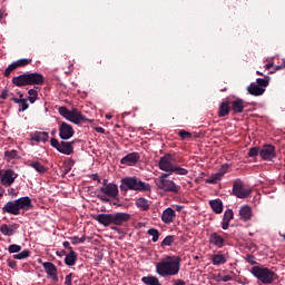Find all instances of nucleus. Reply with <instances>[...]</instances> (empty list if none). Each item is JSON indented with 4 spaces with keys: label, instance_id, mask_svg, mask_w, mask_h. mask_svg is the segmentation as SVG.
Listing matches in <instances>:
<instances>
[{
    "label": "nucleus",
    "instance_id": "nucleus-1",
    "mask_svg": "<svg viewBox=\"0 0 285 285\" xmlns=\"http://www.w3.org/2000/svg\"><path fill=\"white\" fill-rule=\"evenodd\" d=\"M180 266L181 258L179 256H167L157 263L156 273H158L160 277H175V275H179Z\"/></svg>",
    "mask_w": 285,
    "mask_h": 285
},
{
    "label": "nucleus",
    "instance_id": "nucleus-2",
    "mask_svg": "<svg viewBox=\"0 0 285 285\" xmlns=\"http://www.w3.org/2000/svg\"><path fill=\"white\" fill-rule=\"evenodd\" d=\"M32 199L28 196L20 197L14 200L8 202L2 207V213H8L9 215H21V210H32Z\"/></svg>",
    "mask_w": 285,
    "mask_h": 285
},
{
    "label": "nucleus",
    "instance_id": "nucleus-3",
    "mask_svg": "<svg viewBox=\"0 0 285 285\" xmlns=\"http://www.w3.org/2000/svg\"><path fill=\"white\" fill-rule=\"evenodd\" d=\"M13 86H17L18 88H23L26 86H43L45 78L43 75L39 72H27L22 73L20 76L12 78Z\"/></svg>",
    "mask_w": 285,
    "mask_h": 285
},
{
    "label": "nucleus",
    "instance_id": "nucleus-4",
    "mask_svg": "<svg viewBox=\"0 0 285 285\" xmlns=\"http://www.w3.org/2000/svg\"><path fill=\"white\" fill-rule=\"evenodd\" d=\"M120 190L128 193V190H138L140 193H150V184L141 181L137 177H125L120 181Z\"/></svg>",
    "mask_w": 285,
    "mask_h": 285
},
{
    "label": "nucleus",
    "instance_id": "nucleus-5",
    "mask_svg": "<svg viewBox=\"0 0 285 285\" xmlns=\"http://www.w3.org/2000/svg\"><path fill=\"white\" fill-rule=\"evenodd\" d=\"M250 273L258 282L265 285L273 284V282L279 279V276L268 267L254 266L250 268Z\"/></svg>",
    "mask_w": 285,
    "mask_h": 285
},
{
    "label": "nucleus",
    "instance_id": "nucleus-6",
    "mask_svg": "<svg viewBox=\"0 0 285 285\" xmlns=\"http://www.w3.org/2000/svg\"><path fill=\"white\" fill-rule=\"evenodd\" d=\"M75 144H77V139L71 141H60L57 138L50 139V145L52 148H56L58 153H61V155H72L75 153Z\"/></svg>",
    "mask_w": 285,
    "mask_h": 285
},
{
    "label": "nucleus",
    "instance_id": "nucleus-7",
    "mask_svg": "<svg viewBox=\"0 0 285 285\" xmlns=\"http://www.w3.org/2000/svg\"><path fill=\"white\" fill-rule=\"evenodd\" d=\"M232 193L238 199H247V197H250L253 189L244 186V181H242V179H236L234 180Z\"/></svg>",
    "mask_w": 285,
    "mask_h": 285
},
{
    "label": "nucleus",
    "instance_id": "nucleus-8",
    "mask_svg": "<svg viewBox=\"0 0 285 285\" xmlns=\"http://www.w3.org/2000/svg\"><path fill=\"white\" fill-rule=\"evenodd\" d=\"M176 161L177 160L175 159L174 155L166 154L165 156L160 157V159L158 161V166H159L160 170H164L165 173L173 174Z\"/></svg>",
    "mask_w": 285,
    "mask_h": 285
},
{
    "label": "nucleus",
    "instance_id": "nucleus-9",
    "mask_svg": "<svg viewBox=\"0 0 285 285\" xmlns=\"http://www.w3.org/2000/svg\"><path fill=\"white\" fill-rule=\"evenodd\" d=\"M259 157L263 161H273L277 157V151L274 145L267 144L261 147Z\"/></svg>",
    "mask_w": 285,
    "mask_h": 285
},
{
    "label": "nucleus",
    "instance_id": "nucleus-10",
    "mask_svg": "<svg viewBox=\"0 0 285 285\" xmlns=\"http://www.w3.org/2000/svg\"><path fill=\"white\" fill-rule=\"evenodd\" d=\"M59 137L63 141H68V139H72V137H75V129L72 128V125L68 122H60Z\"/></svg>",
    "mask_w": 285,
    "mask_h": 285
},
{
    "label": "nucleus",
    "instance_id": "nucleus-11",
    "mask_svg": "<svg viewBox=\"0 0 285 285\" xmlns=\"http://www.w3.org/2000/svg\"><path fill=\"white\" fill-rule=\"evenodd\" d=\"M156 186L159 188V190H164V193H179V186H177V184L170 179L157 181Z\"/></svg>",
    "mask_w": 285,
    "mask_h": 285
},
{
    "label": "nucleus",
    "instance_id": "nucleus-12",
    "mask_svg": "<svg viewBox=\"0 0 285 285\" xmlns=\"http://www.w3.org/2000/svg\"><path fill=\"white\" fill-rule=\"evenodd\" d=\"M100 193L107 197H111V199H117L119 197V186L115 183H109L107 186L100 187Z\"/></svg>",
    "mask_w": 285,
    "mask_h": 285
},
{
    "label": "nucleus",
    "instance_id": "nucleus-13",
    "mask_svg": "<svg viewBox=\"0 0 285 285\" xmlns=\"http://www.w3.org/2000/svg\"><path fill=\"white\" fill-rule=\"evenodd\" d=\"M139 159H141V155L137 151H134L122 157L120 164H122V166H137Z\"/></svg>",
    "mask_w": 285,
    "mask_h": 285
},
{
    "label": "nucleus",
    "instance_id": "nucleus-14",
    "mask_svg": "<svg viewBox=\"0 0 285 285\" xmlns=\"http://www.w3.org/2000/svg\"><path fill=\"white\" fill-rule=\"evenodd\" d=\"M17 177H19V175L14 173V170L8 169L1 176L0 181L2 186H6L8 188L14 184V179H17Z\"/></svg>",
    "mask_w": 285,
    "mask_h": 285
},
{
    "label": "nucleus",
    "instance_id": "nucleus-15",
    "mask_svg": "<svg viewBox=\"0 0 285 285\" xmlns=\"http://www.w3.org/2000/svg\"><path fill=\"white\" fill-rule=\"evenodd\" d=\"M126 222H130V214L128 213H116L111 214V224L114 226H122Z\"/></svg>",
    "mask_w": 285,
    "mask_h": 285
},
{
    "label": "nucleus",
    "instance_id": "nucleus-16",
    "mask_svg": "<svg viewBox=\"0 0 285 285\" xmlns=\"http://www.w3.org/2000/svg\"><path fill=\"white\" fill-rule=\"evenodd\" d=\"M68 121H71V124H76L77 126H79V124H86L88 119L86 118V116L82 115L81 111H79V109L73 108L71 109Z\"/></svg>",
    "mask_w": 285,
    "mask_h": 285
},
{
    "label": "nucleus",
    "instance_id": "nucleus-17",
    "mask_svg": "<svg viewBox=\"0 0 285 285\" xmlns=\"http://www.w3.org/2000/svg\"><path fill=\"white\" fill-rule=\"evenodd\" d=\"M42 266L48 277L52 278L53 282H59V276H57V266L53 263L46 262L42 263Z\"/></svg>",
    "mask_w": 285,
    "mask_h": 285
},
{
    "label": "nucleus",
    "instance_id": "nucleus-18",
    "mask_svg": "<svg viewBox=\"0 0 285 285\" xmlns=\"http://www.w3.org/2000/svg\"><path fill=\"white\" fill-rule=\"evenodd\" d=\"M175 217H177L175 209L168 207L163 212L161 222H164V224H173L175 222Z\"/></svg>",
    "mask_w": 285,
    "mask_h": 285
},
{
    "label": "nucleus",
    "instance_id": "nucleus-19",
    "mask_svg": "<svg viewBox=\"0 0 285 285\" xmlns=\"http://www.w3.org/2000/svg\"><path fill=\"white\" fill-rule=\"evenodd\" d=\"M209 244H212V246H216V248H224L226 239H224L219 234L213 233L209 235Z\"/></svg>",
    "mask_w": 285,
    "mask_h": 285
},
{
    "label": "nucleus",
    "instance_id": "nucleus-20",
    "mask_svg": "<svg viewBox=\"0 0 285 285\" xmlns=\"http://www.w3.org/2000/svg\"><path fill=\"white\" fill-rule=\"evenodd\" d=\"M31 141H36L37 144L41 142L46 144L48 139H50V135L48 131H35L33 134L30 135Z\"/></svg>",
    "mask_w": 285,
    "mask_h": 285
},
{
    "label": "nucleus",
    "instance_id": "nucleus-21",
    "mask_svg": "<svg viewBox=\"0 0 285 285\" xmlns=\"http://www.w3.org/2000/svg\"><path fill=\"white\" fill-rule=\"evenodd\" d=\"M239 217L243 222H250L253 218V208L248 205H244L239 209Z\"/></svg>",
    "mask_w": 285,
    "mask_h": 285
},
{
    "label": "nucleus",
    "instance_id": "nucleus-22",
    "mask_svg": "<svg viewBox=\"0 0 285 285\" xmlns=\"http://www.w3.org/2000/svg\"><path fill=\"white\" fill-rule=\"evenodd\" d=\"M230 106V110H233V112L235 115H239L242 112H244V100L242 98H237L234 101L229 102Z\"/></svg>",
    "mask_w": 285,
    "mask_h": 285
},
{
    "label": "nucleus",
    "instance_id": "nucleus-23",
    "mask_svg": "<svg viewBox=\"0 0 285 285\" xmlns=\"http://www.w3.org/2000/svg\"><path fill=\"white\" fill-rule=\"evenodd\" d=\"M17 228H19V225L13 224L11 226H9L8 224H2L0 226V233L2 235H4L6 237H12V235H14V232L17 230Z\"/></svg>",
    "mask_w": 285,
    "mask_h": 285
},
{
    "label": "nucleus",
    "instance_id": "nucleus-24",
    "mask_svg": "<svg viewBox=\"0 0 285 285\" xmlns=\"http://www.w3.org/2000/svg\"><path fill=\"white\" fill-rule=\"evenodd\" d=\"M234 217H235V213H233V209H227L224 213L223 223H222L223 230H228V227L230 226V220L234 219Z\"/></svg>",
    "mask_w": 285,
    "mask_h": 285
},
{
    "label": "nucleus",
    "instance_id": "nucleus-25",
    "mask_svg": "<svg viewBox=\"0 0 285 285\" xmlns=\"http://www.w3.org/2000/svg\"><path fill=\"white\" fill-rule=\"evenodd\" d=\"M96 222L102 226H110L112 224V214H99L96 216Z\"/></svg>",
    "mask_w": 285,
    "mask_h": 285
},
{
    "label": "nucleus",
    "instance_id": "nucleus-26",
    "mask_svg": "<svg viewBox=\"0 0 285 285\" xmlns=\"http://www.w3.org/2000/svg\"><path fill=\"white\" fill-rule=\"evenodd\" d=\"M247 91L249 95H253L254 97H261V95H264V92H266V89L258 87V85L255 82H252L247 87Z\"/></svg>",
    "mask_w": 285,
    "mask_h": 285
},
{
    "label": "nucleus",
    "instance_id": "nucleus-27",
    "mask_svg": "<svg viewBox=\"0 0 285 285\" xmlns=\"http://www.w3.org/2000/svg\"><path fill=\"white\" fill-rule=\"evenodd\" d=\"M209 206L212 210L216 213V215H222V213H224V203L219 198L209 200Z\"/></svg>",
    "mask_w": 285,
    "mask_h": 285
},
{
    "label": "nucleus",
    "instance_id": "nucleus-28",
    "mask_svg": "<svg viewBox=\"0 0 285 285\" xmlns=\"http://www.w3.org/2000/svg\"><path fill=\"white\" fill-rule=\"evenodd\" d=\"M230 114V101L225 100L219 105L218 117H228Z\"/></svg>",
    "mask_w": 285,
    "mask_h": 285
},
{
    "label": "nucleus",
    "instance_id": "nucleus-29",
    "mask_svg": "<svg viewBox=\"0 0 285 285\" xmlns=\"http://www.w3.org/2000/svg\"><path fill=\"white\" fill-rule=\"evenodd\" d=\"M65 264L67 266H75V264H77V252L71 249L70 253L65 257Z\"/></svg>",
    "mask_w": 285,
    "mask_h": 285
},
{
    "label": "nucleus",
    "instance_id": "nucleus-30",
    "mask_svg": "<svg viewBox=\"0 0 285 285\" xmlns=\"http://www.w3.org/2000/svg\"><path fill=\"white\" fill-rule=\"evenodd\" d=\"M226 262H228V259L224 254H215L212 257V263L214 266H222L223 264H226Z\"/></svg>",
    "mask_w": 285,
    "mask_h": 285
},
{
    "label": "nucleus",
    "instance_id": "nucleus-31",
    "mask_svg": "<svg viewBox=\"0 0 285 285\" xmlns=\"http://www.w3.org/2000/svg\"><path fill=\"white\" fill-rule=\"evenodd\" d=\"M136 206L140 210H145V212L150 210V204L148 203V199H146L144 197L136 199Z\"/></svg>",
    "mask_w": 285,
    "mask_h": 285
},
{
    "label": "nucleus",
    "instance_id": "nucleus-32",
    "mask_svg": "<svg viewBox=\"0 0 285 285\" xmlns=\"http://www.w3.org/2000/svg\"><path fill=\"white\" fill-rule=\"evenodd\" d=\"M29 166H30V168H35V170L37 173H39L40 175H46V173H48V168H46V166H43L39 161H32L29 164Z\"/></svg>",
    "mask_w": 285,
    "mask_h": 285
},
{
    "label": "nucleus",
    "instance_id": "nucleus-33",
    "mask_svg": "<svg viewBox=\"0 0 285 285\" xmlns=\"http://www.w3.org/2000/svg\"><path fill=\"white\" fill-rule=\"evenodd\" d=\"M13 63L16 65V68H23L26 66H30V63H32V59L23 58L14 61Z\"/></svg>",
    "mask_w": 285,
    "mask_h": 285
},
{
    "label": "nucleus",
    "instance_id": "nucleus-34",
    "mask_svg": "<svg viewBox=\"0 0 285 285\" xmlns=\"http://www.w3.org/2000/svg\"><path fill=\"white\" fill-rule=\"evenodd\" d=\"M28 101L30 104H35V101H37L38 97H39V91H37L36 89H29L28 90Z\"/></svg>",
    "mask_w": 285,
    "mask_h": 285
},
{
    "label": "nucleus",
    "instance_id": "nucleus-35",
    "mask_svg": "<svg viewBox=\"0 0 285 285\" xmlns=\"http://www.w3.org/2000/svg\"><path fill=\"white\" fill-rule=\"evenodd\" d=\"M175 173V175H188V169L180 167L179 165H174V169L171 170V174Z\"/></svg>",
    "mask_w": 285,
    "mask_h": 285
},
{
    "label": "nucleus",
    "instance_id": "nucleus-36",
    "mask_svg": "<svg viewBox=\"0 0 285 285\" xmlns=\"http://www.w3.org/2000/svg\"><path fill=\"white\" fill-rule=\"evenodd\" d=\"M28 257H30L29 249H24L21 253L13 255V259H28Z\"/></svg>",
    "mask_w": 285,
    "mask_h": 285
},
{
    "label": "nucleus",
    "instance_id": "nucleus-37",
    "mask_svg": "<svg viewBox=\"0 0 285 285\" xmlns=\"http://www.w3.org/2000/svg\"><path fill=\"white\" fill-rule=\"evenodd\" d=\"M58 112L65 119H70V115H71L72 110L67 109V107H59Z\"/></svg>",
    "mask_w": 285,
    "mask_h": 285
},
{
    "label": "nucleus",
    "instance_id": "nucleus-38",
    "mask_svg": "<svg viewBox=\"0 0 285 285\" xmlns=\"http://www.w3.org/2000/svg\"><path fill=\"white\" fill-rule=\"evenodd\" d=\"M268 79H271V78L266 77V79H263V78L256 79L257 87L258 88H264V89L268 88V82H269Z\"/></svg>",
    "mask_w": 285,
    "mask_h": 285
},
{
    "label": "nucleus",
    "instance_id": "nucleus-39",
    "mask_svg": "<svg viewBox=\"0 0 285 285\" xmlns=\"http://www.w3.org/2000/svg\"><path fill=\"white\" fill-rule=\"evenodd\" d=\"M173 244H175V236L169 235L167 237L164 238V240L161 242L160 246H173Z\"/></svg>",
    "mask_w": 285,
    "mask_h": 285
},
{
    "label": "nucleus",
    "instance_id": "nucleus-40",
    "mask_svg": "<svg viewBox=\"0 0 285 285\" xmlns=\"http://www.w3.org/2000/svg\"><path fill=\"white\" fill-rule=\"evenodd\" d=\"M217 181H222V177L218 173L213 174L209 178L206 179V184H217Z\"/></svg>",
    "mask_w": 285,
    "mask_h": 285
},
{
    "label": "nucleus",
    "instance_id": "nucleus-41",
    "mask_svg": "<svg viewBox=\"0 0 285 285\" xmlns=\"http://www.w3.org/2000/svg\"><path fill=\"white\" fill-rule=\"evenodd\" d=\"M148 235H150L153 238H151V242H159V230L158 229H155V228H150L148 229Z\"/></svg>",
    "mask_w": 285,
    "mask_h": 285
},
{
    "label": "nucleus",
    "instance_id": "nucleus-42",
    "mask_svg": "<svg viewBox=\"0 0 285 285\" xmlns=\"http://www.w3.org/2000/svg\"><path fill=\"white\" fill-rule=\"evenodd\" d=\"M4 157L8 159H19V153L14 149L4 151Z\"/></svg>",
    "mask_w": 285,
    "mask_h": 285
},
{
    "label": "nucleus",
    "instance_id": "nucleus-43",
    "mask_svg": "<svg viewBox=\"0 0 285 285\" xmlns=\"http://www.w3.org/2000/svg\"><path fill=\"white\" fill-rule=\"evenodd\" d=\"M14 70H17V65H14V62H12L11 65H9L4 72H3V76L4 77H8L9 75H12V72H14Z\"/></svg>",
    "mask_w": 285,
    "mask_h": 285
},
{
    "label": "nucleus",
    "instance_id": "nucleus-44",
    "mask_svg": "<svg viewBox=\"0 0 285 285\" xmlns=\"http://www.w3.org/2000/svg\"><path fill=\"white\" fill-rule=\"evenodd\" d=\"M20 107H19V112H24V110H28V108H30V105H28V99L22 98V100L20 101Z\"/></svg>",
    "mask_w": 285,
    "mask_h": 285
},
{
    "label": "nucleus",
    "instance_id": "nucleus-45",
    "mask_svg": "<svg viewBox=\"0 0 285 285\" xmlns=\"http://www.w3.org/2000/svg\"><path fill=\"white\" fill-rule=\"evenodd\" d=\"M8 250L11 255L14 253H21V245L12 244L8 247Z\"/></svg>",
    "mask_w": 285,
    "mask_h": 285
},
{
    "label": "nucleus",
    "instance_id": "nucleus-46",
    "mask_svg": "<svg viewBox=\"0 0 285 285\" xmlns=\"http://www.w3.org/2000/svg\"><path fill=\"white\" fill-rule=\"evenodd\" d=\"M262 148L259 147H253L248 150V157H257V155H259Z\"/></svg>",
    "mask_w": 285,
    "mask_h": 285
},
{
    "label": "nucleus",
    "instance_id": "nucleus-47",
    "mask_svg": "<svg viewBox=\"0 0 285 285\" xmlns=\"http://www.w3.org/2000/svg\"><path fill=\"white\" fill-rule=\"evenodd\" d=\"M228 168H230V166L228 164H225V165L220 166V168L218 169L217 174L220 177H224L226 175V173H228Z\"/></svg>",
    "mask_w": 285,
    "mask_h": 285
},
{
    "label": "nucleus",
    "instance_id": "nucleus-48",
    "mask_svg": "<svg viewBox=\"0 0 285 285\" xmlns=\"http://www.w3.org/2000/svg\"><path fill=\"white\" fill-rule=\"evenodd\" d=\"M71 244L77 245V244H83V242H86V236L82 237H77V236H72L71 238Z\"/></svg>",
    "mask_w": 285,
    "mask_h": 285
},
{
    "label": "nucleus",
    "instance_id": "nucleus-49",
    "mask_svg": "<svg viewBox=\"0 0 285 285\" xmlns=\"http://www.w3.org/2000/svg\"><path fill=\"white\" fill-rule=\"evenodd\" d=\"M278 70H285V59H282V65H276L274 70L269 71V75H275Z\"/></svg>",
    "mask_w": 285,
    "mask_h": 285
},
{
    "label": "nucleus",
    "instance_id": "nucleus-50",
    "mask_svg": "<svg viewBox=\"0 0 285 285\" xmlns=\"http://www.w3.org/2000/svg\"><path fill=\"white\" fill-rule=\"evenodd\" d=\"M178 136L181 138V139H190L193 137V134H190L189 131H186V130H180L178 132Z\"/></svg>",
    "mask_w": 285,
    "mask_h": 285
},
{
    "label": "nucleus",
    "instance_id": "nucleus-51",
    "mask_svg": "<svg viewBox=\"0 0 285 285\" xmlns=\"http://www.w3.org/2000/svg\"><path fill=\"white\" fill-rule=\"evenodd\" d=\"M245 259L247 264H250L252 266H257V261H255L256 258L254 255H247Z\"/></svg>",
    "mask_w": 285,
    "mask_h": 285
},
{
    "label": "nucleus",
    "instance_id": "nucleus-52",
    "mask_svg": "<svg viewBox=\"0 0 285 285\" xmlns=\"http://www.w3.org/2000/svg\"><path fill=\"white\" fill-rule=\"evenodd\" d=\"M170 175H173V174H170V171H167L166 174H161V175L159 176V178H158V181H166V180H168V178L170 177Z\"/></svg>",
    "mask_w": 285,
    "mask_h": 285
},
{
    "label": "nucleus",
    "instance_id": "nucleus-53",
    "mask_svg": "<svg viewBox=\"0 0 285 285\" xmlns=\"http://www.w3.org/2000/svg\"><path fill=\"white\" fill-rule=\"evenodd\" d=\"M97 197H98V199H100V202H104V204H110V198H108V196L106 194L98 195Z\"/></svg>",
    "mask_w": 285,
    "mask_h": 285
},
{
    "label": "nucleus",
    "instance_id": "nucleus-54",
    "mask_svg": "<svg viewBox=\"0 0 285 285\" xmlns=\"http://www.w3.org/2000/svg\"><path fill=\"white\" fill-rule=\"evenodd\" d=\"M66 285H72V273L65 277Z\"/></svg>",
    "mask_w": 285,
    "mask_h": 285
},
{
    "label": "nucleus",
    "instance_id": "nucleus-55",
    "mask_svg": "<svg viewBox=\"0 0 285 285\" xmlns=\"http://www.w3.org/2000/svg\"><path fill=\"white\" fill-rule=\"evenodd\" d=\"M7 264L9 266V268H17V263L12 259H7Z\"/></svg>",
    "mask_w": 285,
    "mask_h": 285
},
{
    "label": "nucleus",
    "instance_id": "nucleus-56",
    "mask_svg": "<svg viewBox=\"0 0 285 285\" xmlns=\"http://www.w3.org/2000/svg\"><path fill=\"white\" fill-rule=\"evenodd\" d=\"M9 90L8 88L3 89L0 96V99H8V95H9Z\"/></svg>",
    "mask_w": 285,
    "mask_h": 285
},
{
    "label": "nucleus",
    "instance_id": "nucleus-57",
    "mask_svg": "<svg viewBox=\"0 0 285 285\" xmlns=\"http://www.w3.org/2000/svg\"><path fill=\"white\" fill-rule=\"evenodd\" d=\"M90 178L94 179V181H98V184H101V178L99 177V174H92Z\"/></svg>",
    "mask_w": 285,
    "mask_h": 285
},
{
    "label": "nucleus",
    "instance_id": "nucleus-58",
    "mask_svg": "<svg viewBox=\"0 0 285 285\" xmlns=\"http://www.w3.org/2000/svg\"><path fill=\"white\" fill-rule=\"evenodd\" d=\"M70 170H72V167L66 165V166H65V170H63V177H66V175H68V173H70Z\"/></svg>",
    "mask_w": 285,
    "mask_h": 285
},
{
    "label": "nucleus",
    "instance_id": "nucleus-59",
    "mask_svg": "<svg viewBox=\"0 0 285 285\" xmlns=\"http://www.w3.org/2000/svg\"><path fill=\"white\" fill-rule=\"evenodd\" d=\"M223 282H233V276H230V275H225V276H223Z\"/></svg>",
    "mask_w": 285,
    "mask_h": 285
},
{
    "label": "nucleus",
    "instance_id": "nucleus-60",
    "mask_svg": "<svg viewBox=\"0 0 285 285\" xmlns=\"http://www.w3.org/2000/svg\"><path fill=\"white\" fill-rule=\"evenodd\" d=\"M96 132H100L101 135H106V129H104V127H96Z\"/></svg>",
    "mask_w": 285,
    "mask_h": 285
},
{
    "label": "nucleus",
    "instance_id": "nucleus-61",
    "mask_svg": "<svg viewBox=\"0 0 285 285\" xmlns=\"http://www.w3.org/2000/svg\"><path fill=\"white\" fill-rule=\"evenodd\" d=\"M62 246H63L65 248H68L69 250H72V247L70 246V243H69L68 240L63 242V243H62Z\"/></svg>",
    "mask_w": 285,
    "mask_h": 285
},
{
    "label": "nucleus",
    "instance_id": "nucleus-62",
    "mask_svg": "<svg viewBox=\"0 0 285 285\" xmlns=\"http://www.w3.org/2000/svg\"><path fill=\"white\" fill-rule=\"evenodd\" d=\"M265 70H271V68H275V65L272 62V63H267L264 66Z\"/></svg>",
    "mask_w": 285,
    "mask_h": 285
},
{
    "label": "nucleus",
    "instance_id": "nucleus-63",
    "mask_svg": "<svg viewBox=\"0 0 285 285\" xmlns=\"http://www.w3.org/2000/svg\"><path fill=\"white\" fill-rule=\"evenodd\" d=\"M23 98H11V101H13V104H21Z\"/></svg>",
    "mask_w": 285,
    "mask_h": 285
},
{
    "label": "nucleus",
    "instance_id": "nucleus-64",
    "mask_svg": "<svg viewBox=\"0 0 285 285\" xmlns=\"http://www.w3.org/2000/svg\"><path fill=\"white\" fill-rule=\"evenodd\" d=\"M67 165L72 168V166H75V160L72 158H69Z\"/></svg>",
    "mask_w": 285,
    "mask_h": 285
}]
</instances>
